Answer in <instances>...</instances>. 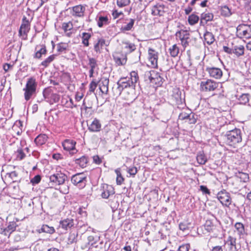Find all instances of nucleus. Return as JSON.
Segmentation results:
<instances>
[{"instance_id":"obj_1","label":"nucleus","mask_w":251,"mask_h":251,"mask_svg":"<svg viewBox=\"0 0 251 251\" xmlns=\"http://www.w3.org/2000/svg\"><path fill=\"white\" fill-rule=\"evenodd\" d=\"M224 138L227 145L235 148L236 145L242 141L241 131L239 129L235 128L227 131Z\"/></svg>"},{"instance_id":"obj_2","label":"nucleus","mask_w":251,"mask_h":251,"mask_svg":"<svg viewBox=\"0 0 251 251\" xmlns=\"http://www.w3.org/2000/svg\"><path fill=\"white\" fill-rule=\"evenodd\" d=\"M37 83L34 77H30L27 79L25 87L23 89L25 92L24 97L26 101L29 100L35 94Z\"/></svg>"},{"instance_id":"obj_3","label":"nucleus","mask_w":251,"mask_h":251,"mask_svg":"<svg viewBox=\"0 0 251 251\" xmlns=\"http://www.w3.org/2000/svg\"><path fill=\"white\" fill-rule=\"evenodd\" d=\"M237 35L240 38H251V25H239L237 27Z\"/></svg>"},{"instance_id":"obj_4","label":"nucleus","mask_w":251,"mask_h":251,"mask_svg":"<svg viewBox=\"0 0 251 251\" xmlns=\"http://www.w3.org/2000/svg\"><path fill=\"white\" fill-rule=\"evenodd\" d=\"M72 183L79 189L83 188L87 182L86 175L83 173H77L73 175L71 178Z\"/></svg>"},{"instance_id":"obj_5","label":"nucleus","mask_w":251,"mask_h":251,"mask_svg":"<svg viewBox=\"0 0 251 251\" xmlns=\"http://www.w3.org/2000/svg\"><path fill=\"white\" fill-rule=\"evenodd\" d=\"M145 77L150 80L151 83L157 86H160L163 83V78L160 76V74L155 71L146 72Z\"/></svg>"},{"instance_id":"obj_6","label":"nucleus","mask_w":251,"mask_h":251,"mask_svg":"<svg viewBox=\"0 0 251 251\" xmlns=\"http://www.w3.org/2000/svg\"><path fill=\"white\" fill-rule=\"evenodd\" d=\"M219 85L217 83L211 79L203 80L200 83L201 90L204 92L214 91Z\"/></svg>"},{"instance_id":"obj_7","label":"nucleus","mask_w":251,"mask_h":251,"mask_svg":"<svg viewBox=\"0 0 251 251\" xmlns=\"http://www.w3.org/2000/svg\"><path fill=\"white\" fill-rule=\"evenodd\" d=\"M172 100L175 103L180 106H184L185 100L182 92L177 87L173 89L172 95Z\"/></svg>"},{"instance_id":"obj_8","label":"nucleus","mask_w":251,"mask_h":251,"mask_svg":"<svg viewBox=\"0 0 251 251\" xmlns=\"http://www.w3.org/2000/svg\"><path fill=\"white\" fill-rule=\"evenodd\" d=\"M30 30V23L26 17L24 16L22 20V23L21 25L19 34L20 36H23L24 39H26L28 32Z\"/></svg>"},{"instance_id":"obj_9","label":"nucleus","mask_w":251,"mask_h":251,"mask_svg":"<svg viewBox=\"0 0 251 251\" xmlns=\"http://www.w3.org/2000/svg\"><path fill=\"white\" fill-rule=\"evenodd\" d=\"M129 78H122L118 82L117 88V93L118 95H120L124 89L127 88V87H134L135 85L131 83Z\"/></svg>"},{"instance_id":"obj_10","label":"nucleus","mask_w":251,"mask_h":251,"mask_svg":"<svg viewBox=\"0 0 251 251\" xmlns=\"http://www.w3.org/2000/svg\"><path fill=\"white\" fill-rule=\"evenodd\" d=\"M148 60L152 68H157L158 52L152 48L148 50Z\"/></svg>"},{"instance_id":"obj_11","label":"nucleus","mask_w":251,"mask_h":251,"mask_svg":"<svg viewBox=\"0 0 251 251\" xmlns=\"http://www.w3.org/2000/svg\"><path fill=\"white\" fill-rule=\"evenodd\" d=\"M176 39L181 41L182 45L186 47L188 45L190 41V34L187 30H181L176 33Z\"/></svg>"},{"instance_id":"obj_12","label":"nucleus","mask_w":251,"mask_h":251,"mask_svg":"<svg viewBox=\"0 0 251 251\" xmlns=\"http://www.w3.org/2000/svg\"><path fill=\"white\" fill-rule=\"evenodd\" d=\"M217 198L221 203L226 207H228L231 202L229 194L225 190L221 191L217 194Z\"/></svg>"},{"instance_id":"obj_13","label":"nucleus","mask_w":251,"mask_h":251,"mask_svg":"<svg viewBox=\"0 0 251 251\" xmlns=\"http://www.w3.org/2000/svg\"><path fill=\"white\" fill-rule=\"evenodd\" d=\"M43 95L45 99H47L50 103H56L59 101L60 97L59 95L53 93L49 89H45L43 92Z\"/></svg>"},{"instance_id":"obj_14","label":"nucleus","mask_w":251,"mask_h":251,"mask_svg":"<svg viewBox=\"0 0 251 251\" xmlns=\"http://www.w3.org/2000/svg\"><path fill=\"white\" fill-rule=\"evenodd\" d=\"M67 176L62 173H57L50 176V179L52 182L56 184H63L67 179Z\"/></svg>"},{"instance_id":"obj_15","label":"nucleus","mask_w":251,"mask_h":251,"mask_svg":"<svg viewBox=\"0 0 251 251\" xmlns=\"http://www.w3.org/2000/svg\"><path fill=\"white\" fill-rule=\"evenodd\" d=\"M71 10V14L75 17H83L84 15L85 7L79 4L69 8Z\"/></svg>"},{"instance_id":"obj_16","label":"nucleus","mask_w":251,"mask_h":251,"mask_svg":"<svg viewBox=\"0 0 251 251\" xmlns=\"http://www.w3.org/2000/svg\"><path fill=\"white\" fill-rule=\"evenodd\" d=\"M101 191V196L103 199H108L111 195H113L115 193L114 188L106 184H102Z\"/></svg>"},{"instance_id":"obj_17","label":"nucleus","mask_w":251,"mask_h":251,"mask_svg":"<svg viewBox=\"0 0 251 251\" xmlns=\"http://www.w3.org/2000/svg\"><path fill=\"white\" fill-rule=\"evenodd\" d=\"M206 71L211 77L216 79L220 78L223 75V72L221 69L216 67H207Z\"/></svg>"},{"instance_id":"obj_18","label":"nucleus","mask_w":251,"mask_h":251,"mask_svg":"<svg viewBox=\"0 0 251 251\" xmlns=\"http://www.w3.org/2000/svg\"><path fill=\"white\" fill-rule=\"evenodd\" d=\"M75 142L71 140H66L62 143L64 149L70 151V153L72 154L75 152Z\"/></svg>"},{"instance_id":"obj_19","label":"nucleus","mask_w":251,"mask_h":251,"mask_svg":"<svg viewBox=\"0 0 251 251\" xmlns=\"http://www.w3.org/2000/svg\"><path fill=\"white\" fill-rule=\"evenodd\" d=\"M164 5L161 4H156L151 8V14L153 16H163L165 13Z\"/></svg>"},{"instance_id":"obj_20","label":"nucleus","mask_w":251,"mask_h":251,"mask_svg":"<svg viewBox=\"0 0 251 251\" xmlns=\"http://www.w3.org/2000/svg\"><path fill=\"white\" fill-rule=\"evenodd\" d=\"M228 249L226 251H236V239L231 236H229L226 243Z\"/></svg>"},{"instance_id":"obj_21","label":"nucleus","mask_w":251,"mask_h":251,"mask_svg":"<svg viewBox=\"0 0 251 251\" xmlns=\"http://www.w3.org/2000/svg\"><path fill=\"white\" fill-rule=\"evenodd\" d=\"M74 225L73 219L67 218L60 222L59 226L65 230H68Z\"/></svg>"},{"instance_id":"obj_22","label":"nucleus","mask_w":251,"mask_h":251,"mask_svg":"<svg viewBox=\"0 0 251 251\" xmlns=\"http://www.w3.org/2000/svg\"><path fill=\"white\" fill-rule=\"evenodd\" d=\"M101 128V124L99 120L95 119L93 122L88 125V129L92 132H98Z\"/></svg>"},{"instance_id":"obj_23","label":"nucleus","mask_w":251,"mask_h":251,"mask_svg":"<svg viewBox=\"0 0 251 251\" xmlns=\"http://www.w3.org/2000/svg\"><path fill=\"white\" fill-rule=\"evenodd\" d=\"M88 65L90 68L89 70V76L92 77H93L95 69L98 67L97 60L94 58H89Z\"/></svg>"},{"instance_id":"obj_24","label":"nucleus","mask_w":251,"mask_h":251,"mask_svg":"<svg viewBox=\"0 0 251 251\" xmlns=\"http://www.w3.org/2000/svg\"><path fill=\"white\" fill-rule=\"evenodd\" d=\"M213 15L211 13H203L201 14V25H204L206 24L207 22L211 21L213 19Z\"/></svg>"},{"instance_id":"obj_25","label":"nucleus","mask_w":251,"mask_h":251,"mask_svg":"<svg viewBox=\"0 0 251 251\" xmlns=\"http://www.w3.org/2000/svg\"><path fill=\"white\" fill-rule=\"evenodd\" d=\"M109 79L107 78H102L100 85V89L103 94H106L108 91Z\"/></svg>"},{"instance_id":"obj_26","label":"nucleus","mask_w":251,"mask_h":251,"mask_svg":"<svg viewBox=\"0 0 251 251\" xmlns=\"http://www.w3.org/2000/svg\"><path fill=\"white\" fill-rule=\"evenodd\" d=\"M113 57L115 62L118 65H123L126 63V58L123 55L116 53Z\"/></svg>"},{"instance_id":"obj_27","label":"nucleus","mask_w":251,"mask_h":251,"mask_svg":"<svg viewBox=\"0 0 251 251\" xmlns=\"http://www.w3.org/2000/svg\"><path fill=\"white\" fill-rule=\"evenodd\" d=\"M47 139L48 137L46 135L41 134L35 138L34 142L37 146H41L46 142Z\"/></svg>"},{"instance_id":"obj_28","label":"nucleus","mask_w":251,"mask_h":251,"mask_svg":"<svg viewBox=\"0 0 251 251\" xmlns=\"http://www.w3.org/2000/svg\"><path fill=\"white\" fill-rule=\"evenodd\" d=\"M204 38L205 41L208 45L212 44L215 41V38L213 34L210 32L207 31L204 35Z\"/></svg>"},{"instance_id":"obj_29","label":"nucleus","mask_w":251,"mask_h":251,"mask_svg":"<svg viewBox=\"0 0 251 251\" xmlns=\"http://www.w3.org/2000/svg\"><path fill=\"white\" fill-rule=\"evenodd\" d=\"M41 231L49 234H53L55 232V229L53 226H50L47 225H43L40 229L39 232Z\"/></svg>"},{"instance_id":"obj_30","label":"nucleus","mask_w":251,"mask_h":251,"mask_svg":"<svg viewBox=\"0 0 251 251\" xmlns=\"http://www.w3.org/2000/svg\"><path fill=\"white\" fill-rule=\"evenodd\" d=\"M232 52L237 56L242 55L244 53V47L242 45L235 46Z\"/></svg>"},{"instance_id":"obj_31","label":"nucleus","mask_w":251,"mask_h":251,"mask_svg":"<svg viewBox=\"0 0 251 251\" xmlns=\"http://www.w3.org/2000/svg\"><path fill=\"white\" fill-rule=\"evenodd\" d=\"M234 227L237 231L239 235L241 236L245 233V227L242 223L240 222L235 223Z\"/></svg>"},{"instance_id":"obj_32","label":"nucleus","mask_w":251,"mask_h":251,"mask_svg":"<svg viewBox=\"0 0 251 251\" xmlns=\"http://www.w3.org/2000/svg\"><path fill=\"white\" fill-rule=\"evenodd\" d=\"M75 163L78 164L81 168L86 167L88 162V158L85 156H82L81 157L76 159L75 160Z\"/></svg>"},{"instance_id":"obj_33","label":"nucleus","mask_w":251,"mask_h":251,"mask_svg":"<svg viewBox=\"0 0 251 251\" xmlns=\"http://www.w3.org/2000/svg\"><path fill=\"white\" fill-rule=\"evenodd\" d=\"M55 56L56 55L55 54L50 55L41 62V65L44 66L45 68L47 67L54 60Z\"/></svg>"},{"instance_id":"obj_34","label":"nucleus","mask_w":251,"mask_h":251,"mask_svg":"<svg viewBox=\"0 0 251 251\" xmlns=\"http://www.w3.org/2000/svg\"><path fill=\"white\" fill-rule=\"evenodd\" d=\"M91 35L89 33L83 32L82 34V42L86 47H88L89 45V40L91 38Z\"/></svg>"},{"instance_id":"obj_35","label":"nucleus","mask_w":251,"mask_h":251,"mask_svg":"<svg viewBox=\"0 0 251 251\" xmlns=\"http://www.w3.org/2000/svg\"><path fill=\"white\" fill-rule=\"evenodd\" d=\"M47 51L45 46L42 45L41 48L35 53L34 57L39 59L42 57V55H45L47 53Z\"/></svg>"},{"instance_id":"obj_36","label":"nucleus","mask_w":251,"mask_h":251,"mask_svg":"<svg viewBox=\"0 0 251 251\" xmlns=\"http://www.w3.org/2000/svg\"><path fill=\"white\" fill-rule=\"evenodd\" d=\"M105 43V41L103 39H100L94 46V50L97 52H100V49L102 48Z\"/></svg>"},{"instance_id":"obj_37","label":"nucleus","mask_w":251,"mask_h":251,"mask_svg":"<svg viewBox=\"0 0 251 251\" xmlns=\"http://www.w3.org/2000/svg\"><path fill=\"white\" fill-rule=\"evenodd\" d=\"M68 48V44L65 43H60L56 45L57 51L60 53L65 52Z\"/></svg>"},{"instance_id":"obj_38","label":"nucleus","mask_w":251,"mask_h":251,"mask_svg":"<svg viewBox=\"0 0 251 251\" xmlns=\"http://www.w3.org/2000/svg\"><path fill=\"white\" fill-rule=\"evenodd\" d=\"M239 103L246 104L249 101V95L248 94H243L238 98Z\"/></svg>"},{"instance_id":"obj_39","label":"nucleus","mask_w":251,"mask_h":251,"mask_svg":"<svg viewBox=\"0 0 251 251\" xmlns=\"http://www.w3.org/2000/svg\"><path fill=\"white\" fill-rule=\"evenodd\" d=\"M221 14L225 17H229L231 15V12L228 7L226 5H225L221 7Z\"/></svg>"},{"instance_id":"obj_40","label":"nucleus","mask_w":251,"mask_h":251,"mask_svg":"<svg viewBox=\"0 0 251 251\" xmlns=\"http://www.w3.org/2000/svg\"><path fill=\"white\" fill-rule=\"evenodd\" d=\"M169 52L172 57H176L179 53V48L176 45H174L169 49Z\"/></svg>"},{"instance_id":"obj_41","label":"nucleus","mask_w":251,"mask_h":251,"mask_svg":"<svg viewBox=\"0 0 251 251\" xmlns=\"http://www.w3.org/2000/svg\"><path fill=\"white\" fill-rule=\"evenodd\" d=\"M205 229L208 232L213 231L214 225L211 220H207L204 225Z\"/></svg>"},{"instance_id":"obj_42","label":"nucleus","mask_w":251,"mask_h":251,"mask_svg":"<svg viewBox=\"0 0 251 251\" xmlns=\"http://www.w3.org/2000/svg\"><path fill=\"white\" fill-rule=\"evenodd\" d=\"M188 20L190 25H194L198 22L199 17L195 14H192L189 16Z\"/></svg>"},{"instance_id":"obj_43","label":"nucleus","mask_w":251,"mask_h":251,"mask_svg":"<svg viewBox=\"0 0 251 251\" xmlns=\"http://www.w3.org/2000/svg\"><path fill=\"white\" fill-rule=\"evenodd\" d=\"M197 160L200 164H204L207 161V158L203 153H199L197 155Z\"/></svg>"},{"instance_id":"obj_44","label":"nucleus","mask_w":251,"mask_h":251,"mask_svg":"<svg viewBox=\"0 0 251 251\" xmlns=\"http://www.w3.org/2000/svg\"><path fill=\"white\" fill-rule=\"evenodd\" d=\"M237 176L240 179L241 181L244 182H247L249 180V175L247 173L239 172L237 175Z\"/></svg>"},{"instance_id":"obj_45","label":"nucleus","mask_w":251,"mask_h":251,"mask_svg":"<svg viewBox=\"0 0 251 251\" xmlns=\"http://www.w3.org/2000/svg\"><path fill=\"white\" fill-rule=\"evenodd\" d=\"M129 78L130 79V81L131 82V83L135 85L139 78L137 73L135 71L131 72L130 73V77Z\"/></svg>"},{"instance_id":"obj_46","label":"nucleus","mask_w":251,"mask_h":251,"mask_svg":"<svg viewBox=\"0 0 251 251\" xmlns=\"http://www.w3.org/2000/svg\"><path fill=\"white\" fill-rule=\"evenodd\" d=\"M62 28L65 32L70 31L73 28V24L71 22L63 23L62 25Z\"/></svg>"},{"instance_id":"obj_47","label":"nucleus","mask_w":251,"mask_h":251,"mask_svg":"<svg viewBox=\"0 0 251 251\" xmlns=\"http://www.w3.org/2000/svg\"><path fill=\"white\" fill-rule=\"evenodd\" d=\"M115 173L117 175L116 182L118 185H121L124 180V178L122 176L120 171L119 169L115 170Z\"/></svg>"},{"instance_id":"obj_48","label":"nucleus","mask_w":251,"mask_h":251,"mask_svg":"<svg viewBox=\"0 0 251 251\" xmlns=\"http://www.w3.org/2000/svg\"><path fill=\"white\" fill-rule=\"evenodd\" d=\"M134 24V20L130 19L129 23H128L126 25L122 27V30L123 31L130 30L131 28L133 27Z\"/></svg>"},{"instance_id":"obj_49","label":"nucleus","mask_w":251,"mask_h":251,"mask_svg":"<svg viewBox=\"0 0 251 251\" xmlns=\"http://www.w3.org/2000/svg\"><path fill=\"white\" fill-rule=\"evenodd\" d=\"M6 176L10 178L12 181H17L18 177V174L16 171H12L6 174Z\"/></svg>"},{"instance_id":"obj_50","label":"nucleus","mask_w":251,"mask_h":251,"mask_svg":"<svg viewBox=\"0 0 251 251\" xmlns=\"http://www.w3.org/2000/svg\"><path fill=\"white\" fill-rule=\"evenodd\" d=\"M124 44L126 45L125 48L127 49L130 52L135 50L136 47L134 44L129 42H125Z\"/></svg>"},{"instance_id":"obj_51","label":"nucleus","mask_w":251,"mask_h":251,"mask_svg":"<svg viewBox=\"0 0 251 251\" xmlns=\"http://www.w3.org/2000/svg\"><path fill=\"white\" fill-rule=\"evenodd\" d=\"M130 2V0H117V5L120 7L127 6Z\"/></svg>"},{"instance_id":"obj_52","label":"nucleus","mask_w":251,"mask_h":251,"mask_svg":"<svg viewBox=\"0 0 251 251\" xmlns=\"http://www.w3.org/2000/svg\"><path fill=\"white\" fill-rule=\"evenodd\" d=\"M108 19L106 17H100L98 22V25L99 27H101L103 26V24L107 23Z\"/></svg>"},{"instance_id":"obj_53","label":"nucleus","mask_w":251,"mask_h":251,"mask_svg":"<svg viewBox=\"0 0 251 251\" xmlns=\"http://www.w3.org/2000/svg\"><path fill=\"white\" fill-rule=\"evenodd\" d=\"M16 155L17 158H18L19 160H22L25 156V155L22 149H18L17 150V151H16Z\"/></svg>"},{"instance_id":"obj_54","label":"nucleus","mask_w":251,"mask_h":251,"mask_svg":"<svg viewBox=\"0 0 251 251\" xmlns=\"http://www.w3.org/2000/svg\"><path fill=\"white\" fill-rule=\"evenodd\" d=\"M188 123L190 124H194L196 122V118H195V116L194 114L191 113L189 114L187 119Z\"/></svg>"},{"instance_id":"obj_55","label":"nucleus","mask_w":251,"mask_h":251,"mask_svg":"<svg viewBox=\"0 0 251 251\" xmlns=\"http://www.w3.org/2000/svg\"><path fill=\"white\" fill-rule=\"evenodd\" d=\"M127 172L130 174V175L134 176L137 173V168L132 166L127 168Z\"/></svg>"},{"instance_id":"obj_56","label":"nucleus","mask_w":251,"mask_h":251,"mask_svg":"<svg viewBox=\"0 0 251 251\" xmlns=\"http://www.w3.org/2000/svg\"><path fill=\"white\" fill-rule=\"evenodd\" d=\"M190 246L189 244H183L178 249V251H188Z\"/></svg>"},{"instance_id":"obj_57","label":"nucleus","mask_w":251,"mask_h":251,"mask_svg":"<svg viewBox=\"0 0 251 251\" xmlns=\"http://www.w3.org/2000/svg\"><path fill=\"white\" fill-rule=\"evenodd\" d=\"M16 224L12 222L10 223L6 228H7V230H9V232L11 233L16 229Z\"/></svg>"},{"instance_id":"obj_58","label":"nucleus","mask_w":251,"mask_h":251,"mask_svg":"<svg viewBox=\"0 0 251 251\" xmlns=\"http://www.w3.org/2000/svg\"><path fill=\"white\" fill-rule=\"evenodd\" d=\"M76 239V236L74 233H70L68 237V244H72L75 242Z\"/></svg>"},{"instance_id":"obj_59","label":"nucleus","mask_w":251,"mask_h":251,"mask_svg":"<svg viewBox=\"0 0 251 251\" xmlns=\"http://www.w3.org/2000/svg\"><path fill=\"white\" fill-rule=\"evenodd\" d=\"M123 15V13L121 11L119 12L117 10H115L112 12V16L114 19L120 18L121 16Z\"/></svg>"},{"instance_id":"obj_60","label":"nucleus","mask_w":251,"mask_h":251,"mask_svg":"<svg viewBox=\"0 0 251 251\" xmlns=\"http://www.w3.org/2000/svg\"><path fill=\"white\" fill-rule=\"evenodd\" d=\"M97 86V83L92 81L89 85V91L91 92H94Z\"/></svg>"},{"instance_id":"obj_61","label":"nucleus","mask_w":251,"mask_h":251,"mask_svg":"<svg viewBox=\"0 0 251 251\" xmlns=\"http://www.w3.org/2000/svg\"><path fill=\"white\" fill-rule=\"evenodd\" d=\"M41 180V176L39 175L35 176L31 179V182L34 184H38Z\"/></svg>"},{"instance_id":"obj_62","label":"nucleus","mask_w":251,"mask_h":251,"mask_svg":"<svg viewBox=\"0 0 251 251\" xmlns=\"http://www.w3.org/2000/svg\"><path fill=\"white\" fill-rule=\"evenodd\" d=\"M0 234H3L4 236H7L9 237V235L11 233L9 232V230H7V228H1L0 229Z\"/></svg>"},{"instance_id":"obj_63","label":"nucleus","mask_w":251,"mask_h":251,"mask_svg":"<svg viewBox=\"0 0 251 251\" xmlns=\"http://www.w3.org/2000/svg\"><path fill=\"white\" fill-rule=\"evenodd\" d=\"M200 190L204 194H210V192L208 188L204 185L200 186Z\"/></svg>"},{"instance_id":"obj_64","label":"nucleus","mask_w":251,"mask_h":251,"mask_svg":"<svg viewBox=\"0 0 251 251\" xmlns=\"http://www.w3.org/2000/svg\"><path fill=\"white\" fill-rule=\"evenodd\" d=\"M179 229L182 231H185L188 228V226L187 224L181 223L179 225Z\"/></svg>"}]
</instances>
